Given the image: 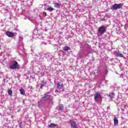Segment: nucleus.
Returning a JSON list of instances; mask_svg holds the SVG:
<instances>
[{
    "mask_svg": "<svg viewBox=\"0 0 128 128\" xmlns=\"http://www.w3.org/2000/svg\"><path fill=\"white\" fill-rule=\"evenodd\" d=\"M10 70H20V65L18 62L13 60L12 63V65L9 66Z\"/></svg>",
    "mask_w": 128,
    "mask_h": 128,
    "instance_id": "obj_1",
    "label": "nucleus"
},
{
    "mask_svg": "<svg viewBox=\"0 0 128 128\" xmlns=\"http://www.w3.org/2000/svg\"><path fill=\"white\" fill-rule=\"evenodd\" d=\"M124 6V4L120 3L119 4H115L111 6V10H119L120 8H122Z\"/></svg>",
    "mask_w": 128,
    "mask_h": 128,
    "instance_id": "obj_2",
    "label": "nucleus"
},
{
    "mask_svg": "<svg viewBox=\"0 0 128 128\" xmlns=\"http://www.w3.org/2000/svg\"><path fill=\"white\" fill-rule=\"evenodd\" d=\"M106 27L105 26H101L98 29V32L101 34H104L106 32Z\"/></svg>",
    "mask_w": 128,
    "mask_h": 128,
    "instance_id": "obj_3",
    "label": "nucleus"
},
{
    "mask_svg": "<svg viewBox=\"0 0 128 128\" xmlns=\"http://www.w3.org/2000/svg\"><path fill=\"white\" fill-rule=\"evenodd\" d=\"M70 124L72 128H78V125H76V123L74 121L70 120Z\"/></svg>",
    "mask_w": 128,
    "mask_h": 128,
    "instance_id": "obj_4",
    "label": "nucleus"
},
{
    "mask_svg": "<svg viewBox=\"0 0 128 128\" xmlns=\"http://www.w3.org/2000/svg\"><path fill=\"white\" fill-rule=\"evenodd\" d=\"M6 35H7L8 38H14V34L10 32H7Z\"/></svg>",
    "mask_w": 128,
    "mask_h": 128,
    "instance_id": "obj_5",
    "label": "nucleus"
},
{
    "mask_svg": "<svg viewBox=\"0 0 128 128\" xmlns=\"http://www.w3.org/2000/svg\"><path fill=\"white\" fill-rule=\"evenodd\" d=\"M95 102H102V96H95L94 97Z\"/></svg>",
    "mask_w": 128,
    "mask_h": 128,
    "instance_id": "obj_6",
    "label": "nucleus"
},
{
    "mask_svg": "<svg viewBox=\"0 0 128 128\" xmlns=\"http://www.w3.org/2000/svg\"><path fill=\"white\" fill-rule=\"evenodd\" d=\"M58 126V124H54L53 123L50 124H49L48 126V128H54Z\"/></svg>",
    "mask_w": 128,
    "mask_h": 128,
    "instance_id": "obj_7",
    "label": "nucleus"
},
{
    "mask_svg": "<svg viewBox=\"0 0 128 128\" xmlns=\"http://www.w3.org/2000/svg\"><path fill=\"white\" fill-rule=\"evenodd\" d=\"M56 86L58 90H60V88H64V84L60 83H57Z\"/></svg>",
    "mask_w": 128,
    "mask_h": 128,
    "instance_id": "obj_8",
    "label": "nucleus"
},
{
    "mask_svg": "<svg viewBox=\"0 0 128 128\" xmlns=\"http://www.w3.org/2000/svg\"><path fill=\"white\" fill-rule=\"evenodd\" d=\"M54 6L56 8H60V4L58 2H56L54 4Z\"/></svg>",
    "mask_w": 128,
    "mask_h": 128,
    "instance_id": "obj_9",
    "label": "nucleus"
},
{
    "mask_svg": "<svg viewBox=\"0 0 128 128\" xmlns=\"http://www.w3.org/2000/svg\"><path fill=\"white\" fill-rule=\"evenodd\" d=\"M42 86L40 84H38L36 86V90H42Z\"/></svg>",
    "mask_w": 128,
    "mask_h": 128,
    "instance_id": "obj_10",
    "label": "nucleus"
},
{
    "mask_svg": "<svg viewBox=\"0 0 128 128\" xmlns=\"http://www.w3.org/2000/svg\"><path fill=\"white\" fill-rule=\"evenodd\" d=\"M40 84H41V86L42 87V86H46V84H48V83L46 82V81L43 80Z\"/></svg>",
    "mask_w": 128,
    "mask_h": 128,
    "instance_id": "obj_11",
    "label": "nucleus"
},
{
    "mask_svg": "<svg viewBox=\"0 0 128 128\" xmlns=\"http://www.w3.org/2000/svg\"><path fill=\"white\" fill-rule=\"evenodd\" d=\"M47 10H48V12H52V10H54V8L52 6H48L47 8Z\"/></svg>",
    "mask_w": 128,
    "mask_h": 128,
    "instance_id": "obj_12",
    "label": "nucleus"
},
{
    "mask_svg": "<svg viewBox=\"0 0 128 128\" xmlns=\"http://www.w3.org/2000/svg\"><path fill=\"white\" fill-rule=\"evenodd\" d=\"M116 56H118L119 58H124V55L120 52L116 53Z\"/></svg>",
    "mask_w": 128,
    "mask_h": 128,
    "instance_id": "obj_13",
    "label": "nucleus"
},
{
    "mask_svg": "<svg viewBox=\"0 0 128 128\" xmlns=\"http://www.w3.org/2000/svg\"><path fill=\"white\" fill-rule=\"evenodd\" d=\"M59 106H60L59 110H61L62 112H64V105L60 104V105H59Z\"/></svg>",
    "mask_w": 128,
    "mask_h": 128,
    "instance_id": "obj_14",
    "label": "nucleus"
},
{
    "mask_svg": "<svg viewBox=\"0 0 128 128\" xmlns=\"http://www.w3.org/2000/svg\"><path fill=\"white\" fill-rule=\"evenodd\" d=\"M114 123L115 124H118V118L116 117L114 118Z\"/></svg>",
    "mask_w": 128,
    "mask_h": 128,
    "instance_id": "obj_15",
    "label": "nucleus"
},
{
    "mask_svg": "<svg viewBox=\"0 0 128 128\" xmlns=\"http://www.w3.org/2000/svg\"><path fill=\"white\" fill-rule=\"evenodd\" d=\"M64 50H65V52H67V50H70V47L68 46H65L64 48H63Z\"/></svg>",
    "mask_w": 128,
    "mask_h": 128,
    "instance_id": "obj_16",
    "label": "nucleus"
},
{
    "mask_svg": "<svg viewBox=\"0 0 128 128\" xmlns=\"http://www.w3.org/2000/svg\"><path fill=\"white\" fill-rule=\"evenodd\" d=\"M20 92L21 94H23V95H24V94H26L24 90V89L22 88L20 89Z\"/></svg>",
    "mask_w": 128,
    "mask_h": 128,
    "instance_id": "obj_17",
    "label": "nucleus"
},
{
    "mask_svg": "<svg viewBox=\"0 0 128 128\" xmlns=\"http://www.w3.org/2000/svg\"><path fill=\"white\" fill-rule=\"evenodd\" d=\"M52 96V95L50 94V92H46L44 95V96Z\"/></svg>",
    "mask_w": 128,
    "mask_h": 128,
    "instance_id": "obj_18",
    "label": "nucleus"
},
{
    "mask_svg": "<svg viewBox=\"0 0 128 128\" xmlns=\"http://www.w3.org/2000/svg\"><path fill=\"white\" fill-rule=\"evenodd\" d=\"M8 94L9 96H12V90H8Z\"/></svg>",
    "mask_w": 128,
    "mask_h": 128,
    "instance_id": "obj_19",
    "label": "nucleus"
},
{
    "mask_svg": "<svg viewBox=\"0 0 128 128\" xmlns=\"http://www.w3.org/2000/svg\"><path fill=\"white\" fill-rule=\"evenodd\" d=\"M109 96H114V92H112L109 94Z\"/></svg>",
    "mask_w": 128,
    "mask_h": 128,
    "instance_id": "obj_20",
    "label": "nucleus"
},
{
    "mask_svg": "<svg viewBox=\"0 0 128 128\" xmlns=\"http://www.w3.org/2000/svg\"><path fill=\"white\" fill-rule=\"evenodd\" d=\"M94 96H100V94L96 92V94H94Z\"/></svg>",
    "mask_w": 128,
    "mask_h": 128,
    "instance_id": "obj_21",
    "label": "nucleus"
},
{
    "mask_svg": "<svg viewBox=\"0 0 128 128\" xmlns=\"http://www.w3.org/2000/svg\"><path fill=\"white\" fill-rule=\"evenodd\" d=\"M38 105L39 106H42V101L38 102Z\"/></svg>",
    "mask_w": 128,
    "mask_h": 128,
    "instance_id": "obj_22",
    "label": "nucleus"
},
{
    "mask_svg": "<svg viewBox=\"0 0 128 128\" xmlns=\"http://www.w3.org/2000/svg\"><path fill=\"white\" fill-rule=\"evenodd\" d=\"M42 99H43L44 100H48V96H44Z\"/></svg>",
    "mask_w": 128,
    "mask_h": 128,
    "instance_id": "obj_23",
    "label": "nucleus"
},
{
    "mask_svg": "<svg viewBox=\"0 0 128 128\" xmlns=\"http://www.w3.org/2000/svg\"><path fill=\"white\" fill-rule=\"evenodd\" d=\"M43 15L44 16H46V12H43Z\"/></svg>",
    "mask_w": 128,
    "mask_h": 128,
    "instance_id": "obj_24",
    "label": "nucleus"
},
{
    "mask_svg": "<svg viewBox=\"0 0 128 128\" xmlns=\"http://www.w3.org/2000/svg\"><path fill=\"white\" fill-rule=\"evenodd\" d=\"M113 98H114V96H110V100H112Z\"/></svg>",
    "mask_w": 128,
    "mask_h": 128,
    "instance_id": "obj_25",
    "label": "nucleus"
},
{
    "mask_svg": "<svg viewBox=\"0 0 128 128\" xmlns=\"http://www.w3.org/2000/svg\"><path fill=\"white\" fill-rule=\"evenodd\" d=\"M20 124L19 128H22V124Z\"/></svg>",
    "mask_w": 128,
    "mask_h": 128,
    "instance_id": "obj_26",
    "label": "nucleus"
},
{
    "mask_svg": "<svg viewBox=\"0 0 128 128\" xmlns=\"http://www.w3.org/2000/svg\"><path fill=\"white\" fill-rule=\"evenodd\" d=\"M42 44L46 45V44H48V43H46L45 42H42Z\"/></svg>",
    "mask_w": 128,
    "mask_h": 128,
    "instance_id": "obj_27",
    "label": "nucleus"
},
{
    "mask_svg": "<svg viewBox=\"0 0 128 128\" xmlns=\"http://www.w3.org/2000/svg\"><path fill=\"white\" fill-rule=\"evenodd\" d=\"M122 76H124V74H121L120 76V77L122 78Z\"/></svg>",
    "mask_w": 128,
    "mask_h": 128,
    "instance_id": "obj_28",
    "label": "nucleus"
},
{
    "mask_svg": "<svg viewBox=\"0 0 128 128\" xmlns=\"http://www.w3.org/2000/svg\"><path fill=\"white\" fill-rule=\"evenodd\" d=\"M56 92H58V90H56Z\"/></svg>",
    "mask_w": 128,
    "mask_h": 128,
    "instance_id": "obj_29",
    "label": "nucleus"
},
{
    "mask_svg": "<svg viewBox=\"0 0 128 128\" xmlns=\"http://www.w3.org/2000/svg\"><path fill=\"white\" fill-rule=\"evenodd\" d=\"M106 74L108 73V70H106Z\"/></svg>",
    "mask_w": 128,
    "mask_h": 128,
    "instance_id": "obj_30",
    "label": "nucleus"
},
{
    "mask_svg": "<svg viewBox=\"0 0 128 128\" xmlns=\"http://www.w3.org/2000/svg\"><path fill=\"white\" fill-rule=\"evenodd\" d=\"M50 60H52V56L50 57Z\"/></svg>",
    "mask_w": 128,
    "mask_h": 128,
    "instance_id": "obj_31",
    "label": "nucleus"
},
{
    "mask_svg": "<svg viewBox=\"0 0 128 128\" xmlns=\"http://www.w3.org/2000/svg\"><path fill=\"white\" fill-rule=\"evenodd\" d=\"M113 100L114 102H116V100Z\"/></svg>",
    "mask_w": 128,
    "mask_h": 128,
    "instance_id": "obj_32",
    "label": "nucleus"
},
{
    "mask_svg": "<svg viewBox=\"0 0 128 128\" xmlns=\"http://www.w3.org/2000/svg\"><path fill=\"white\" fill-rule=\"evenodd\" d=\"M118 98V97L117 100Z\"/></svg>",
    "mask_w": 128,
    "mask_h": 128,
    "instance_id": "obj_33",
    "label": "nucleus"
},
{
    "mask_svg": "<svg viewBox=\"0 0 128 128\" xmlns=\"http://www.w3.org/2000/svg\"><path fill=\"white\" fill-rule=\"evenodd\" d=\"M50 56V55H48V56Z\"/></svg>",
    "mask_w": 128,
    "mask_h": 128,
    "instance_id": "obj_34",
    "label": "nucleus"
}]
</instances>
